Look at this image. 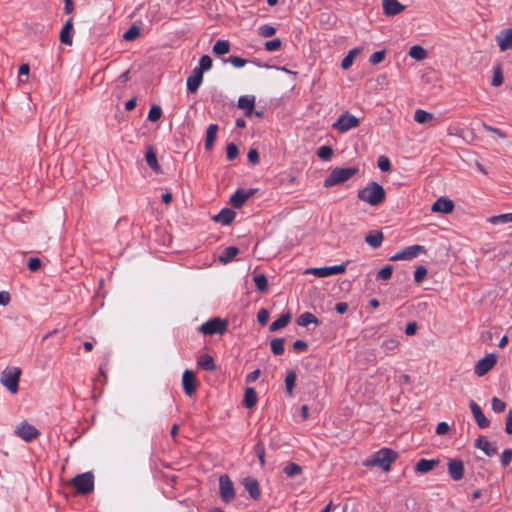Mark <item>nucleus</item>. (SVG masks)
<instances>
[{"instance_id":"1","label":"nucleus","mask_w":512,"mask_h":512,"mask_svg":"<svg viewBox=\"0 0 512 512\" xmlns=\"http://www.w3.org/2000/svg\"><path fill=\"white\" fill-rule=\"evenodd\" d=\"M358 199L371 206L380 205L386 197L384 188L377 182H370L358 191Z\"/></svg>"},{"instance_id":"2","label":"nucleus","mask_w":512,"mask_h":512,"mask_svg":"<svg viewBox=\"0 0 512 512\" xmlns=\"http://www.w3.org/2000/svg\"><path fill=\"white\" fill-rule=\"evenodd\" d=\"M21 369L18 367H8L4 369L0 376V383L6 387L12 394L17 393Z\"/></svg>"},{"instance_id":"3","label":"nucleus","mask_w":512,"mask_h":512,"mask_svg":"<svg viewBox=\"0 0 512 512\" xmlns=\"http://www.w3.org/2000/svg\"><path fill=\"white\" fill-rule=\"evenodd\" d=\"M357 168L347 167V168H335L333 169L329 176L324 180L325 187H332L343 183L349 180L354 174H356Z\"/></svg>"},{"instance_id":"4","label":"nucleus","mask_w":512,"mask_h":512,"mask_svg":"<svg viewBox=\"0 0 512 512\" xmlns=\"http://www.w3.org/2000/svg\"><path fill=\"white\" fill-rule=\"evenodd\" d=\"M71 485L78 494L86 495L94 490V475L92 472H85L76 475L71 480Z\"/></svg>"},{"instance_id":"5","label":"nucleus","mask_w":512,"mask_h":512,"mask_svg":"<svg viewBox=\"0 0 512 512\" xmlns=\"http://www.w3.org/2000/svg\"><path fill=\"white\" fill-rule=\"evenodd\" d=\"M228 328V321L221 318H213L204 322L198 328V331L203 335H223Z\"/></svg>"},{"instance_id":"6","label":"nucleus","mask_w":512,"mask_h":512,"mask_svg":"<svg viewBox=\"0 0 512 512\" xmlns=\"http://www.w3.org/2000/svg\"><path fill=\"white\" fill-rule=\"evenodd\" d=\"M397 459V453L389 448H382L374 455L371 464L382 468L384 471H389L391 464Z\"/></svg>"},{"instance_id":"7","label":"nucleus","mask_w":512,"mask_h":512,"mask_svg":"<svg viewBox=\"0 0 512 512\" xmlns=\"http://www.w3.org/2000/svg\"><path fill=\"white\" fill-rule=\"evenodd\" d=\"M360 120L349 112H344L339 116L336 122L332 124V128L339 133H346L351 129L357 128Z\"/></svg>"},{"instance_id":"8","label":"nucleus","mask_w":512,"mask_h":512,"mask_svg":"<svg viewBox=\"0 0 512 512\" xmlns=\"http://www.w3.org/2000/svg\"><path fill=\"white\" fill-rule=\"evenodd\" d=\"M348 261L342 263L340 265L328 266V267H319V268H310L306 270V273L313 274L316 277L324 278L331 275L343 274L346 271Z\"/></svg>"},{"instance_id":"9","label":"nucleus","mask_w":512,"mask_h":512,"mask_svg":"<svg viewBox=\"0 0 512 512\" xmlns=\"http://www.w3.org/2000/svg\"><path fill=\"white\" fill-rule=\"evenodd\" d=\"M426 249L422 245H411L407 246L398 252H396L390 259L392 261L399 260H412L416 258L420 253H425Z\"/></svg>"},{"instance_id":"10","label":"nucleus","mask_w":512,"mask_h":512,"mask_svg":"<svg viewBox=\"0 0 512 512\" xmlns=\"http://www.w3.org/2000/svg\"><path fill=\"white\" fill-rule=\"evenodd\" d=\"M497 363V357L495 354H487L485 357L480 359L474 366V373L478 377L486 375Z\"/></svg>"},{"instance_id":"11","label":"nucleus","mask_w":512,"mask_h":512,"mask_svg":"<svg viewBox=\"0 0 512 512\" xmlns=\"http://www.w3.org/2000/svg\"><path fill=\"white\" fill-rule=\"evenodd\" d=\"M219 489L222 500L226 503L235 498L234 486L231 479L227 475H222L219 478Z\"/></svg>"},{"instance_id":"12","label":"nucleus","mask_w":512,"mask_h":512,"mask_svg":"<svg viewBox=\"0 0 512 512\" xmlns=\"http://www.w3.org/2000/svg\"><path fill=\"white\" fill-rule=\"evenodd\" d=\"M16 434L26 442H30L39 435V432L34 426L24 422L17 427Z\"/></svg>"},{"instance_id":"13","label":"nucleus","mask_w":512,"mask_h":512,"mask_svg":"<svg viewBox=\"0 0 512 512\" xmlns=\"http://www.w3.org/2000/svg\"><path fill=\"white\" fill-rule=\"evenodd\" d=\"M448 473L454 481H459L464 476V464L460 459H450L448 461Z\"/></svg>"},{"instance_id":"14","label":"nucleus","mask_w":512,"mask_h":512,"mask_svg":"<svg viewBox=\"0 0 512 512\" xmlns=\"http://www.w3.org/2000/svg\"><path fill=\"white\" fill-rule=\"evenodd\" d=\"M183 390L186 395L191 396L196 390V377L191 370H185L182 375Z\"/></svg>"},{"instance_id":"15","label":"nucleus","mask_w":512,"mask_h":512,"mask_svg":"<svg viewBox=\"0 0 512 512\" xmlns=\"http://www.w3.org/2000/svg\"><path fill=\"white\" fill-rule=\"evenodd\" d=\"M383 12L386 16H394L405 10L398 0H382Z\"/></svg>"},{"instance_id":"16","label":"nucleus","mask_w":512,"mask_h":512,"mask_svg":"<svg viewBox=\"0 0 512 512\" xmlns=\"http://www.w3.org/2000/svg\"><path fill=\"white\" fill-rule=\"evenodd\" d=\"M454 209V203L444 197L438 198L432 205L431 210L435 213L449 214Z\"/></svg>"},{"instance_id":"17","label":"nucleus","mask_w":512,"mask_h":512,"mask_svg":"<svg viewBox=\"0 0 512 512\" xmlns=\"http://www.w3.org/2000/svg\"><path fill=\"white\" fill-rule=\"evenodd\" d=\"M470 409L473 414L474 420L480 428H487L490 424L489 420L485 417L484 413L481 410V407L474 401H471Z\"/></svg>"},{"instance_id":"18","label":"nucleus","mask_w":512,"mask_h":512,"mask_svg":"<svg viewBox=\"0 0 512 512\" xmlns=\"http://www.w3.org/2000/svg\"><path fill=\"white\" fill-rule=\"evenodd\" d=\"M237 106L245 111V116L252 117L255 107V97L250 95L241 96L238 99Z\"/></svg>"},{"instance_id":"19","label":"nucleus","mask_w":512,"mask_h":512,"mask_svg":"<svg viewBox=\"0 0 512 512\" xmlns=\"http://www.w3.org/2000/svg\"><path fill=\"white\" fill-rule=\"evenodd\" d=\"M73 33H74V30H73V22H72V19L69 18L65 24L63 25L61 31H60V34H59V39H60V42L65 44V45H72V42H73Z\"/></svg>"},{"instance_id":"20","label":"nucleus","mask_w":512,"mask_h":512,"mask_svg":"<svg viewBox=\"0 0 512 512\" xmlns=\"http://www.w3.org/2000/svg\"><path fill=\"white\" fill-rule=\"evenodd\" d=\"M252 190L238 189L230 198V203L235 208H240L251 196Z\"/></svg>"},{"instance_id":"21","label":"nucleus","mask_w":512,"mask_h":512,"mask_svg":"<svg viewBox=\"0 0 512 512\" xmlns=\"http://www.w3.org/2000/svg\"><path fill=\"white\" fill-rule=\"evenodd\" d=\"M475 446L489 457L494 456L497 453V446L494 443L489 442L484 436H480L476 439Z\"/></svg>"},{"instance_id":"22","label":"nucleus","mask_w":512,"mask_h":512,"mask_svg":"<svg viewBox=\"0 0 512 512\" xmlns=\"http://www.w3.org/2000/svg\"><path fill=\"white\" fill-rule=\"evenodd\" d=\"M497 44L501 51H506L512 48V29H504L496 37Z\"/></svg>"},{"instance_id":"23","label":"nucleus","mask_w":512,"mask_h":512,"mask_svg":"<svg viewBox=\"0 0 512 512\" xmlns=\"http://www.w3.org/2000/svg\"><path fill=\"white\" fill-rule=\"evenodd\" d=\"M203 81V74L200 71L193 69L187 78V89L191 93H195Z\"/></svg>"},{"instance_id":"24","label":"nucleus","mask_w":512,"mask_h":512,"mask_svg":"<svg viewBox=\"0 0 512 512\" xmlns=\"http://www.w3.org/2000/svg\"><path fill=\"white\" fill-rule=\"evenodd\" d=\"M439 464L438 459H420L415 467L418 473H428Z\"/></svg>"},{"instance_id":"25","label":"nucleus","mask_w":512,"mask_h":512,"mask_svg":"<svg viewBox=\"0 0 512 512\" xmlns=\"http://www.w3.org/2000/svg\"><path fill=\"white\" fill-rule=\"evenodd\" d=\"M243 485L253 499L257 500L260 497V489L257 480L247 477L243 480Z\"/></svg>"},{"instance_id":"26","label":"nucleus","mask_w":512,"mask_h":512,"mask_svg":"<svg viewBox=\"0 0 512 512\" xmlns=\"http://www.w3.org/2000/svg\"><path fill=\"white\" fill-rule=\"evenodd\" d=\"M235 212L231 209H222L213 219L223 225H229L235 219Z\"/></svg>"},{"instance_id":"27","label":"nucleus","mask_w":512,"mask_h":512,"mask_svg":"<svg viewBox=\"0 0 512 512\" xmlns=\"http://www.w3.org/2000/svg\"><path fill=\"white\" fill-rule=\"evenodd\" d=\"M291 318L292 314L290 312L282 314L279 318H277L270 324V331L274 332L286 327L291 321Z\"/></svg>"},{"instance_id":"28","label":"nucleus","mask_w":512,"mask_h":512,"mask_svg":"<svg viewBox=\"0 0 512 512\" xmlns=\"http://www.w3.org/2000/svg\"><path fill=\"white\" fill-rule=\"evenodd\" d=\"M218 125L210 124L206 131L205 149L211 150L217 137Z\"/></svg>"},{"instance_id":"29","label":"nucleus","mask_w":512,"mask_h":512,"mask_svg":"<svg viewBox=\"0 0 512 512\" xmlns=\"http://www.w3.org/2000/svg\"><path fill=\"white\" fill-rule=\"evenodd\" d=\"M383 239L384 236L381 231H372L365 237V242L372 248H379Z\"/></svg>"},{"instance_id":"30","label":"nucleus","mask_w":512,"mask_h":512,"mask_svg":"<svg viewBox=\"0 0 512 512\" xmlns=\"http://www.w3.org/2000/svg\"><path fill=\"white\" fill-rule=\"evenodd\" d=\"M297 324L301 327H306L310 324L319 325V319L311 312H304L297 318Z\"/></svg>"},{"instance_id":"31","label":"nucleus","mask_w":512,"mask_h":512,"mask_svg":"<svg viewBox=\"0 0 512 512\" xmlns=\"http://www.w3.org/2000/svg\"><path fill=\"white\" fill-rule=\"evenodd\" d=\"M145 159L148 164V166L155 172H158L160 170V165L157 160L156 153L152 146H149L145 153Z\"/></svg>"},{"instance_id":"32","label":"nucleus","mask_w":512,"mask_h":512,"mask_svg":"<svg viewBox=\"0 0 512 512\" xmlns=\"http://www.w3.org/2000/svg\"><path fill=\"white\" fill-rule=\"evenodd\" d=\"M362 52V48L361 47H357V48H353L351 49L348 54L344 57V59L342 60L341 62V67L343 70H347L349 69L353 62H354V59Z\"/></svg>"},{"instance_id":"33","label":"nucleus","mask_w":512,"mask_h":512,"mask_svg":"<svg viewBox=\"0 0 512 512\" xmlns=\"http://www.w3.org/2000/svg\"><path fill=\"white\" fill-rule=\"evenodd\" d=\"M257 392L252 387H247L244 393L243 405L246 408H252L257 402Z\"/></svg>"},{"instance_id":"34","label":"nucleus","mask_w":512,"mask_h":512,"mask_svg":"<svg viewBox=\"0 0 512 512\" xmlns=\"http://www.w3.org/2000/svg\"><path fill=\"white\" fill-rule=\"evenodd\" d=\"M197 363L202 369L206 371H213L216 369L214 359L208 354L201 355L198 358Z\"/></svg>"},{"instance_id":"35","label":"nucleus","mask_w":512,"mask_h":512,"mask_svg":"<svg viewBox=\"0 0 512 512\" xmlns=\"http://www.w3.org/2000/svg\"><path fill=\"white\" fill-rule=\"evenodd\" d=\"M399 345L400 343L397 339L388 338L382 342L381 348L383 349L386 355H392L397 350Z\"/></svg>"},{"instance_id":"36","label":"nucleus","mask_w":512,"mask_h":512,"mask_svg":"<svg viewBox=\"0 0 512 512\" xmlns=\"http://www.w3.org/2000/svg\"><path fill=\"white\" fill-rule=\"evenodd\" d=\"M409 56L417 61H422L427 57V51L420 45H414L409 49Z\"/></svg>"},{"instance_id":"37","label":"nucleus","mask_w":512,"mask_h":512,"mask_svg":"<svg viewBox=\"0 0 512 512\" xmlns=\"http://www.w3.org/2000/svg\"><path fill=\"white\" fill-rule=\"evenodd\" d=\"M487 221L492 225L506 224L512 222V212L491 216Z\"/></svg>"},{"instance_id":"38","label":"nucleus","mask_w":512,"mask_h":512,"mask_svg":"<svg viewBox=\"0 0 512 512\" xmlns=\"http://www.w3.org/2000/svg\"><path fill=\"white\" fill-rule=\"evenodd\" d=\"M239 253V249L235 246H229L224 249L223 253L220 255L219 260L222 263L230 262L237 254Z\"/></svg>"},{"instance_id":"39","label":"nucleus","mask_w":512,"mask_h":512,"mask_svg":"<svg viewBox=\"0 0 512 512\" xmlns=\"http://www.w3.org/2000/svg\"><path fill=\"white\" fill-rule=\"evenodd\" d=\"M434 119V115L422 109H417L414 113V120L419 124L427 123Z\"/></svg>"},{"instance_id":"40","label":"nucleus","mask_w":512,"mask_h":512,"mask_svg":"<svg viewBox=\"0 0 512 512\" xmlns=\"http://www.w3.org/2000/svg\"><path fill=\"white\" fill-rule=\"evenodd\" d=\"M230 50V44L227 40H217L213 46V52L217 55H225Z\"/></svg>"},{"instance_id":"41","label":"nucleus","mask_w":512,"mask_h":512,"mask_svg":"<svg viewBox=\"0 0 512 512\" xmlns=\"http://www.w3.org/2000/svg\"><path fill=\"white\" fill-rule=\"evenodd\" d=\"M503 81H504V76H503L502 67L500 64H498L493 68V78H492L491 84L494 87H499L503 84Z\"/></svg>"},{"instance_id":"42","label":"nucleus","mask_w":512,"mask_h":512,"mask_svg":"<svg viewBox=\"0 0 512 512\" xmlns=\"http://www.w3.org/2000/svg\"><path fill=\"white\" fill-rule=\"evenodd\" d=\"M295 382H296V373L294 371H289L285 378L286 392L289 396L293 395V389L295 387Z\"/></svg>"},{"instance_id":"43","label":"nucleus","mask_w":512,"mask_h":512,"mask_svg":"<svg viewBox=\"0 0 512 512\" xmlns=\"http://www.w3.org/2000/svg\"><path fill=\"white\" fill-rule=\"evenodd\" d=\"M212 67V59L208 55H203L199 60V66L194 68L196 71H200L202 74L205 71L210 70Z\"/></svg>"},{"instance_id":"44","label":"nucleus","mask_w":512,"mask_h":512,"mask_svg":"<svg viewBox=\"0 0 512 512\" xmlns=\"http://www.w3.org/2000/svg\"><path fill=\"white\" fill-rule=\"evenodd\" d=\"M271 351L275 355H282L284 353V339L274 338L270 343Z\"/></svg>"},{"instance_id":"45","label":"nucleus","mask_w":512,"mask_h":512,"mask_svg":"<svg viewBox=\"0 0 512 512\" xmlns=\"http://www.w3.org/2000/svg\"><path fill=\"white\" fill-rule=\"evenodd\" d=\"M302 472V467L296 463H288L285 467H284V473L288 476V477H294L298 474H300Z\"/></svg>"},{"instance_id":"46","label":"nucleus","mask_w":512,"mask_h":512,"mask_svg":"<svg viewBox=\"0 0 512 512\" xmlns=\"http://www.w3.org/2000/svg\"><path fill=\"white\" fill-rule=\"evenodd\" d=\"M254 283L260 292H266L268 289V281L264 274H258L254 277Z\"/></svg>"},{"instance_id":"47","label":"nucleus","mask_w":512,"mask_h":512,"mask_svg":"<svg viewBox=\"0 0 512 512\" xmlns=\"http://www.w3.org/2000/svg\"><path fill=\"white\" fill-rule=\"evenodd\" d=\"M162 116V109L158 105H152L148 112V120L155 122L159 120Z\"/></svg>"},{"instance_id":"48","label":"nucleus","mask_w":512,"mask_h":512,"mask_svg":"<svg viewBox=\"0 0 512 512\" xmlns=\"http://www.w3.org/2000/svg\"><path fill=\"white\" fill-rule=\"evenodd\" d=\"M393 273V267L391 265H385L378 273L377 280H388L391 278Z\"/></svg>"},{"instance_id":"49","label":"nucleus","mask_w":512,"mask_h":512,"mask_svg":"<svg viewBox=\"0 0 512 512\" xmlns=\"http://www.w3.org/2000/svg\"><path fill=\"white\" fill-rule=\"evenodd\" d=\"M333 155V149L330 146H321L317 150V156L322 160H329Z\"/></svg>"},{"instance_id":"50","label":"nucleus","mask_w":512,"mask_h":512,"mask_svg":"<svg viewBox=\"0 0 512 512\" xmlns=\"http://www.w3.org/2000/svg\"><path fill=\"white\" fill-rule=\"evenodd\" d=\"M239 150L234 143H229L226 147V157L229 161H233L238 157Z\"/></svg>"},{"instance_id":"51","label":"nucleus","mask_w":512,"mask_h":512,"mask_svg":"<svg viewBox=\"0 0 512 512\" xmlns=\"http://www.w3.org/2000/svg\"><path fill=\"white\" fill-rule=\"evenodd\" d=\"M255 453L257 455V458L261 464V466H264L265 465V447H264V444L259 441L256 445H255Z\"/></svg>"},{"instance_id":"52","label":"nucleus","mask_w":512,"mask_h":512,"mask_svg":"<svg viewBox=\"0 0 512 512\" xmlns=\"http://www.w3.org/2000/svg\"><path fill=\"white\" fill-rule=\"evenodd\" d=\"M140 35V29L137 26H131L123 35L127 41L136 39Z\"/></svg>"},{"instance_id":"53","label":"nucleus","mask_w":512,"mask_h":512,"mask_svg":"<svg viewBox=\"0 0 512 512\" xmlns=\"http://www.w3.org/2000/svg\"><path fill=\"white\" fill-rule=\"evenodd\" d=\"M492 410L496 413H501L506 408V403L497 397H493L491 401Z\"/></svg>"},{"instance_id":"54","label":"nucleus","mask_w":512,"mask_h":512,"mask_svg":"<svg viewBox=\"0 0 512 512\" xmlns=\"http://www.w3.org/2000/svg\"><path fill=\"white\" fill-rule=\"evenodd\" d=\"M427 275V269L424 266H418L414 271V281L421 283Z\"/></svg>"},{"instance_id":"55","label":"nucleus","mask_w":512,"mask_h":512,"mask_svg":"<svg viewBox=\"0 0 512 512\" xmlns=\"http://www.w3.org/2000/svg\"><path fill=\"white\" fill-rule=\"evenodd\" d=\"M276 33V29L271 25H262L259 27V35L262 37H272Z\"/></svg>"},{"instance_id":"56","label":"nucleus","mask_w":512,"mask_h":512,"mask_svg":"<svg viewBox=\"0 0 512 512\" xmlns=\"http://www.w3.org/2000/svg\"><path fill=\"white\" fill-rule=\"evenodd\" d=\"M281 45L282 43L280 39L276 38L265 42V49L269 52H274L278 51L281 48Z\"/></svg>"},{"instance_id":"57","label":"nucleus","mask_w":512,"mask_h":512,"mask_svg":"<svg viewBox=\"0 0 512 512\" xmlns=\"http://www.w3.org/2000/svg\"><path fill=\"white\" fill-rule=\"evenodd\" d=\"M385 55L386 52L384 50L374 52L369 58V63L372 65L379 64L384 60Z\"/></svg>"},{"instance_id":"58","label":"nucleus","mask_w":512,"mask_h":512,"mask_svg":"<svg viewBox=\"0 0 512 512\" xmlns=\"http://www.w3.org/2000/svg\"><path fill=\"white\" fill-rule=\"evenodd\" d=\"M378 167L383 172L390 171L391 170L390 160L386 156H380L378 158Z\"/></svg>"},{"instance_id":"59","label":"nucleus","mask_w":512,"mask_h":512,"mask_svg":"<svg viewBox=\"0 0 512 512\" xmlns=\"http://www.w3.org/2000/svg\"><path fill=\"white\" fill-rule=\"evenodd\" d=\"M501 463L504 467H507L512 461V450L505 449L500 457Z\"/></svg>"},{"instance_id":"60","label":"nucleus","mask_w":512,"mask_h":512,"mask_svg":"<svg viewBox=\"0 0 512 512\" xmlns=\"http://www.w3.org/2000/svg\"><path fill=\"white\" fill-rule=\"evenodd\" d=\"M228 61L231 63L232 66L235 68H242L245 66L247 61L239 56H230Z\"/></svg>"},{"instance_id":"61","label":"nucleus","mask_w":512,"mask_h":512,"mask_svg":"<svg viewBox=\"0 0 512 512\" xmlns=\"http://www.w3.org/2000/svg\"><path fill=\"white\" fill-rule=\"evenodd\" d=\"M482 127L484 130L492 132L493 134H496L499 138H502V139L506 138V134L502 130H500L496 127L490 126L486 123H483Z\"/></svg>"},{"instance_id":"62","label":"nucleus","mask_w":512,"mask_h":512,"mask_svg":"<svg viewBox=\"0 0 512 512\" xmlns=\"http://www.w3.org/2000/svg\"><path fill=\"white\" fill-rule=\"evenodd\" d=\"M27 266L30 271H37L41 266V261L37 257L30 258L27 263Z\"/></svg>"},{"instance_id":"63","label":"nucleus","mask_w":512,"mask_h":512,"mask_svg":"<svg viewBox=\"0 0 512 512\" xmlns=\"http://www.w3.org/2000/svg\"><path fill=\"white\" fill-rule=\"evenodd\" d=\"M257 320L261 325H265L269 320V312L266 309L259 310Z\"/></svg>"},{"instance_id":"64","label":"nucleus","mask_w":512,"mask_h":512,"mask_svg":"<svg viewBox=\"0 0 512 512\" xmlns=\"http://www.w3.org/2000/svg\"><path fill=\"white\" fill-rule=\"evenodd\" d=\"M308 348V345L305 341L303 340H296L294 343H293V349L294 351H296L297 353H300V352H303L305 351L306 349Z\"/></svg>"}]
</instances>
